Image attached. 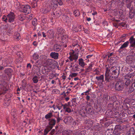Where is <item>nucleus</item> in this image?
I'll use <instances>...</instances> for the list:
<instances>
[{"mask_svg":"<svg viewBox=\"0 0 135 135\" xmlns=\"http://www.w3.org/2000/svg\"><path fill=\"white\" fill-rule=\"evenodd\" d=\"M54 61V60L52 59V63L51 64V66H50V68H53L54 67L53 66H54L53 62Z\"/></svg>","mask_w":135,"mask_h":135,"instance_id":"61","label":"nucleus"},{"mask_svg":"<svg viewBox=\"0 0 135 135\" xmlns=\"http://www.w3.org/2000/svg\"><path fill=\"white\" fill-rule=\"evenodd\" d=\"M134 73H128L125 75L123 77V79L124 80H131L130 79V78H132L134 76Z\"/></svg>","mask_w":135,"mask_h":135,"instance_id":"7","label":"nucleus"},{"mask_svg":"<svg viewBox=\"0 0 135 135\" xmlns=\"http://www.w3.org/2000/svg\"><path fill=\"white\" fill-rule=\"evenodd\" d=\"M134 15V12L132 11H130L129 13V16L130 18H132Z\"/></svg>","mask_w":135,"mask_h":135,"instance_id":"38","label":"nucleus"},{"mask_svg":"<svg viewBox=\"0 0 135 135\" xmlns=\"http://www.w3.org/2000/svg\"><path fill=\"white\" fill-rule=\"evenodd\" d=\"M78 58V54H75L70 56L69 57V59L71 61L75 59H77Z\"/></svg>","mask_w":135,"mask_h":135,"instance_id":"18","label":"nucleus"},{"mask_svg":"<svg viewBox=\"0 0 135 135\" xmlns=\"http://www.w3.org/2000/svg\"><path fill=\"white\" fill-rule=\"evenodd\" d=\"M135 34L133 36H131L129 40V42L131 44L130 47H134L135 46V38H134Z\"/></svg>","mask_w":135,"mask_h":135,"instance_id":"8","label":"nucleus"},{"mask_svg":"<svg viewBox=\"0 0 135 135\" xmlns=\"http://www.w3.org/2000/svg\"><path fill=\"white\" fill-rule=\"evenodd\" d=\"M79 65L82 67H84L85 65V64L84 61L83 60L82 58L79 59Z\"/></svg>","mask_w":135,"mask_h":135,"instance_id":"23","label":"nucleus"},{"mask_svg":"<svg viewBox=\"0 0 135 135\" xmlns=\"http://www.w3.org/2000/svg\"><path fill=\"white\" fill-rule=\"evenodd\" d=\"M53 64H54V66H53V67H54L53 68H55V67H56L57 65V62L55 60H54V62Z\"/></svg>","mask_w":135,"mask_h":135,"instance_id":"57","label":"nucleus"},{"mask_svg":"<svg viewBox=\"0 0 135 135\" xmlns=\"http://www.w3.org/2000/svg\"><path fill=\"white\" fill-rule=\"evenodd\" d=\"M106 72L105 74V79L107 82H109L112 80L113 79L114 77L113 76L110 75L109 74V72L107 71L106 69Z\"/></svg>","mask_w":135,"mask_h":135,"instance_id":"5","label":"nucleus"},{"mask_svg":"<svg viewBox=\"0 0 135 135\" xmlns=\"http://www.w3.org/2000/svg\"><path fill=\"white\" fill-rule=\"evenodd\" d=\"M65 109V111L68 113H69L71 112V109L68 107L65 109Z\"/></svg>","mask_w":135,"mask_h":135,"instance_id":"54","label":"nucleus"},{"mask_svg":"<svg viewBox=\"0 0 135 135\" xmlns=\"http://www.w3.org/2000/svg\"><path fill=\"white\" fill-rule=\"evenodd\" d=\"M113 116H115V117H118L119 116V114L118 112H115L113 113Z\"/></svg>","mask_w":135,"mask_h":135,"instance_id":"55","label":"nucleus"},{"mask_svg":"<svg viewBox=\"0 0 135 135\" xmlns=\"http://www.w3.org/2000/svg\"><path fill=\"white\" fill-rule=\"evenodd\" d=\"M30 8L31 7L29 6L28 5H26L22 7V11L24 13L28 14L30 12Z\"/></svg>","mask_w":135,"mask_h":135,"instance_id":"6","label":"nucleus"},{"mask_svg":"<svg viewBox=\"0 0 135 135\" xmlns=\"http://www.w3.org/2000/svg\"><path fill=\"white\" fill-rule=\"evenodd\" d=\"M114 128L118 129V130L121 131L122 130V127L120 124L116 125Z\"/></svg>","mask_w":135,"mask_h":135,"instance_id":"43","label":"nucleus"},{"mask_svg":"<svg viewBox=\"0 0 135 135\" xmlns=\"http://www.w3.org/2000/svg\"><path fill=\"white\" fill-rule=\"evenodd\" d=\"M38 77L37 76H35L33 78L32 80L34 83H37L38 81Z\"/></svg>","mask_w":135,"mask_h":135,"instance_id":"35","label":"nucleus"},{"mask_svg":"<svg viewBox=\"0 0 135 135\" xmlns=\"http://www.w3.org/2000/svg\"><path fill=\"white\" fill-rule=\"evenodd\" d=\"M17 55L18 56V58L17 59V62H21L22 61V58L23 57V53L21 52H18L17 53Z\"/></svg>","mask_w":135,"mask_h":135,"instance_id":"11","label":"nucleus"},{"mask_svg":"<svg viewBox=\"0 0 135 135\" xmlns=\"http://www.w3.org/2000/svg\"><path fill=\"white\" fill-rule=\"evenodd\" d=\"M94 71L95 72V74L96 75H98L100 74V71L97 69H95Z\"/></svg>","mask_w":135,"mask_h":135,"instance_id":"48","label":"nucleus"},{"mask_svg":"<svg viewBox=\"0 0 135 135\" xmlns=\"http://www.w3.org/2000/svg\"><path fill=\"white\" fill-rule=\"evenodd\" d=\"M103 99L104 100L106 101L108 100V96L107 94L104 95L103 96Z\"/></svg>","mask_w":135,"mask_h":135,"instance_id":"47","label":"nucleus"},{"mask_svg":"<svg viewBox=\"0 0 135 135\" xmlns=\"http://www.w3.org/2000/svg\"><path fill=\"white\" fill-rule=\"evenodd\" d=\"M8 21L9 22H13L15 18V16L14 13L13 12H10V13L8 15Z\"/></svg>","mask_w":135,"mask_h":135,"instance_id":"9","label":"nucleus"},{"mask_svg":"<svg viewBox=\"0 0 135 135\" xmlns=\"http://www.w3.org/2000/svg\"><path fill=\"white\" fill-rule=\"evenodd\" d=\"M113 133L112 131L110 129H108L105 132V135H112Z\"/></svg>","mask_w":135,"mask_h":135,"instance_id":"34","label":"nucleus"},{"mask_svg":"<svg viewBox=\"0 0 135 135\" xmlns=\"http://www.w3.org/2000/svg\"><path fill=\"white\" fill-rule=\"evenodd\" d=\"M125 83H124V84L125 85H125L126 86H128L131 83V80H124Z\"/></svg>","mask_w":135,"mask_h":135,"instance_id":"40","label":"nucleus"},{"mask_svg":"<svg viewBox=\"0 0 135 135\" xmlns=\"http://www.w3.org/2000/svg\"><path fill=\"white\" fill-rule=\"evenodd\" d=\"M92 108L90 107L85 108V110L86 112L88 113H91L92 112Z\"/></svg>","mask_w":135,"mask_h":135,"instance_id":"24","label":"nucleus"},{"mask_svg":"<svg viewBox=\"0 0 135 135\" xmlns=\"http://www.w3.org/2000/svg\"><path fill=\"white\" fill-rule=\"evenodd\" d=\"M58 4H59L60 6H61L63 4L62 0H57Z\"/></svg>","mask_w":135,"mask_h":135,"instance_id":"52","label":"nucleus"},{"mask_svg":"<svg viewBox=\"0 0 135 135\" xmlns=\"http://www.w3.org/2000/svg\"><path fill=\"white\" fill-rule=\"evenodd\" d=\"M71 132L70 130H65L63 131L62 133L63 135H69L70 134Z\"/></svg>","mask_w":135,"mask_h":135,"instance_id":"28","label":"nucleus"},{"mask_svg":"<svg viewBox=\"0 0 135 135\" xmlns=\"http://www.w3.org/2000/svg\"><path fill=\"white\" fill-rule=\"evenodd\" d=\"M48 120L49 126H47L46 127L44 130V135H46L52 129L53 126H55L56 123V120L54 119H49Z\"/></svg>","mask_w":135,"mask_h":135,"instance_id":"1","label":"nucleus"},{"mask_svg":"<svg viewBox=\"0 0 135 135\" xmlns=\"http://www.w3.org/2000/svg\"><path fill=\"white\" fill-rule=\"evenodd\" d=\"M53 116L51 112H49L45 116V118L46 119L51 118Z\"/></svg>","mask_w":135,"mask_h":135,"instance_id":"26","label":"nucleus"},{"mask_svg":"<svg viewBox=\"0 0 135 135\" xmlns=\"http://www.w3.org/2000/svg\"><path fill=\"white\" fill-rule=\"evenodd\" d=\"M55 132V129H52L51 132L50 133V134L51 135H53L54 133Z\"/></svg>","mask_w":135,"mask_h":135,"instance_id":"59","label":"nucleus"},{"mask_svg":"<svg viewBox=\"0 0 135 135\" xmlns=\"http://www.w3.org/2000/svg\"><path fill=\"white\" fill-rule=\"evenodd\" d=\"M50 55L52 58L56 60L58 58L59 54L57 52H52L50 53Z\"/></svg>","mask_w":135,"mask_h":135,"instance_id":"13","label":"nucleus"},{"mask_svg":"<svg viewBox=\"0 0 135 135\" xmlns=\"http://www.w3.org/2000/svg\"><path fill=\"white\" fill-rule=\"evenodd\" d=\"M42 22L43 23L45 24L47 21V20L46 18H44L42 20Z\"/></svg>","mask_w":135,"mask_h":135,"instance_id":"60","label":"nucleus"},{"mask_svg":"<svg viewBox=\"0 0 135 135\" xmlns=\"http://www.w3.org/2000/svg\"><path fill=\"white\" fill-rule=\"evenodd\" d=\"M90 98V97L89 95H87L86 97V99L88 101L89 100Z\"/></svg>","mask_w":135,"mask_h":135,"instance_id":"64","label":"nucleus"},{"mask_svg":"<svg viewBox=\"0 0 135 135\" xmlns=\"http://www.w3.org/2000/svg\"><path fill=\"white\" fill-rule=\"evenodd\" d=\"M135 90V81L132 83L131 86L130 87L128 90L129 93H131Z\"/></svg>","mask_w":135,"mask_h":135,"instance_id":"20","label":"nucleus"},{"mask_svg":"<svg viewBox=\"0 0 135 135\" xmlns=\"http://www.w3.org/2000/svg\"><path fill=\"white\" fill-rule=\"evenodd\" d=\"M125 87L124 83L122 81L119 80L116 82L115 84V89L117 91H122Z\"/></svg>","mask_w":135,"mask_h":135,"instance_id":"3","label":"nucleus"},{"mask_svg":"<svg viewBox=\"0 0 135 135\" xmlns=\"http://www.w3.org/2000/svg\"><path fill=\"white\" fill-rule=\"evenodd\" d=\"M74 14L75 16H78L80 15V12L78 10H76L74 11Z\"/></svg>","mask_w":135,"mask_h":135,"instance_id":"37","label":"nucleus"},{"mask_svg":"<svg viewBox=\"0 0 135 135\" xmlns=\"http://www.w3.org/2000/svg\"><path fill=\"white\" fill-rule=\"evenodd\" d=\"M130 52L131 55H129V56H131L133 57H135V51L133 50H131Z\"/></svg>","mask_w":135,"mask_h":135,"instance_id":"36","label":"nucleus"},{"mask_svg":"<svg viewBox=\"0 0 135 135\" xmlns=\"http://www.w3.org/2000/svg\"><path fill=\"white\" fill-rule=\"evenodd\" d=\"M50 5L52 7L56 8L58 5L57 0H50Z\"/></svg>","mask_w":135,"mask_h":135,"instance_id":"10","label":"nucleus"},{"mask_svg":"<svg viewBox=\"0 0 135 135\" xmlns=\"http://www.w3.org/2000/svg\"><path fill=\"white\" fill-rule=\"evenodd\" d=\"M57 119V123L59 122L60 120H62L61 118L59 116L56 117Z\"/></svg>","mask_w":135,"mask_h":135,"instance_id":"58","label":"nucleus"},{"mask_svg":"<svg viewBox=\"0 0 135 135\" xmlns=\"http://www.w3.org/2000/svg\"><path fill=\"white\" fill-rule=\"evenodd\" d=\"M135 61V57H133L131 56H127L126 58V62L128 64L132 65Z\"/></svg>","mask_w":135,"mask_h":135,"instance_id":"4","label":"nucleus"},{"mask_svg":"<svg viewBox=\"0 0 135 135\" xmlns=\"http://www.w3.org/2000/svg\"><path fill=\"white\" fill-rule=\"evenodd\" d=\"M12 72V70L10 68H7L4 70L5 73L9 76H11Z\"/></svg>","mask_w":135,"mask_h":135,"instance_id":"17","label":"nucleus"},{"mask_svg":"<svg viewBox=\"0 0 135 135\" xmlns=\"http://www.w3.org/2000/svg\"><path fill=\"white\" fill-rule=\"evenodd\" d=\"M98 81L102 80L103 81H104V76L103 75H102L99 76H96L95 78Z\"/></svg>","mask_w":135,"mask_h":135,"instance_id":"30","label":"nucleus"},{"mask_svg":"<svg viewBox=\"0 0 135 135\" xmlns=\"http://www.w3.org/2000/svg\"><path fill=\"white\" fill-rule=\"evenodd\" d=\"M73 30L75 32H78V31H81L82 30V29H83L84 28L83 26H78L76 27H73Z\"/></svg>","mask_w":135,"mask_h":135,"instance_id":"15","label":"nucleus"},{"mask_svg":"<svg viewBox=\"0 0 135 135\" xmlns=\"http://www.w3.org/2000/svg\"><path fill=\"white\" fill-rule=\"evenodd\" d=\"M78 75V73H71L69 75V76L71 78H73L76 76Z\"/></svg>","mask_w":135,"mask_h":135,"instance_id":"42","label":"nucleus"},{"mask_svg":"<svg viewBox=\"0 0 135 135\" xmlns=\"http://www.w3.org/2000/svg\"><path fill=\"white\" fill-rule=\"evenodd\" d=\"M32 23L33 26H36L37 24L36 19L34 18L32 21Z\"/></svg>","mask_w":135,"mask_h":135,"instance_id":"45","label":"nucleus"},{"mask_svg":"<svg viewBox=\"0 0 135 135\" xmlns=\"http://www.w3.org/2000/svg\"><path fill=\"white\" fill-rule=\"evenodd\" d=\"M119 4L120 6H122L123 4L124 3L123 1H121L119 2Z\"/></svg>","mask_w":135,"mask_h":135,"instance_id":"62","label":"nucleus"},{"mask_svg":"<svg viewBox=\"0 0 135 135\" xmlns=\"http://www.w3.org/2000/svg\"><path fill=\"white\" fill-rule=\"evenodd\" d=\"M128 2H127L126 3L127 7L130 9L131 6V2L130 1H128Z\"/></svg>","mask_w":135,"mask_h":135,"instance_id":"46","label":"nucleus"},{"mask_svg":"<svg viewBox=\"0 0 135 135\" xmlns=\"http://www.w3.org/2000/svg\"><path fill=\"white\" fill-rule=\"evenodd\" d=\"M13 31L12 28H9L8 30L7 33L8 36H11L12 34Z\"/></svg>","mask_w":135,"mask_h":135,"instance_id":"33","label":"nucleus"},{"mask_svg":"<svg viewBox=\"0 0 135 135\" xmlns=\"http://www.w3.org/2000/svg\"><path fill=\"white\" fill-rule=\"evenodd\" d=\"M91 122H92L88 120H85L84 122V123L85 124H89L90 123L91 124Z\"/></svg>","mask_w":135,"mask_h":135,"instance_id":"56","label":"nucleus"},{"mask_svg":"<svg viewBox=\"0 0 135 135\" xmlns=\"http://www.w3.org/2000/svg\"><path fill=\"white\" fill-rule=\"evenodd\" d=\"M127 114L125 113H122L121 115H120V118H124L127 116Z\"/></svg>","mask_w":135,"mask_h":135,"instance_id":"49","label":"nucleus"},{"mask_svg":"<svg viewBox=\"0 0 135 135\" xmlns=\"http://www.w3.org/2000/svg\"><path fill=\"white\" fill-rule=\"evenodd\" d=\"M86 134V131L85 130L82 131L79 133L80 135H85Z\"/></svg>","mask_w":135,"mask_h":135,"instance_id":"50","label":"nucleus"},{"mask_svg":"<svg viewBox=\"0 0 135 135\" xmlns=\"http://www.w3.org/2000/svg\"><path fill=\"white\" fill-rule=\"evenodd\" d=\"M54 15H55L57 17H59L60 15V14L58 12H56L54 13Z\"/></svg>","mask_w":135,"mask_h":135,"instance_id":"51","label":"nucleus"},{"mask_svg":"<svg viewBox=\"0 0 135 135\" xmlns=\"http://www.w3.org/2000/svg\"><path fill=\"white\" fill-rule=\"evenodd\" d=\"M132 67L133 68H135V65H130L128 67V69L129 68H131Z\"/></svg>","mask_w":135,"mask_h":135,"instance_id":"63","label":"nucleus"},{"mask_svg":"<svg viewBox=\"0 0 135 135\" xmlns=\"http://www.w3.org/2000/svg\"><path fill=\"white\" fill-rule=\"evenodd\" d=\"M127 135H135V130L133 127L130 128L127 133Z\"/></svg>","mask_w":135,"mask_h":135,"instance_id":"16","label":"nucleus"},{"mask_svg":"<svg viewBox=\"0 0 135 135\" xmlns=\"http://www.w3.org/2000/svg\"><path fill=\"white\" fill-rule=\"evenodd\" d=\"M46 57L44 55H43L40 56V59H41V60L43 61L44 60H45L46 59Z\"/></svg>","mask_w":135,"mask_h":135,"instance_id":"44","label":"nucleus"},{"mask_svg":"<svg viewBox=\"0 0 135 135\" xmlns=\"http://www.w3.org/2000/svg\"><path fill=\"white\" fill-rule=\"evenodd\" d=\"M61 105V107L63 106L64 109H65V108L68 107V105L67 104H65L64 105H63L62 103H60Z\"/></svg>","mask_w":135,"mask_h":135,"instance_id":"53","label":"nucleus"},{"mask_svg":"<svg viewBox=\"0 0 135 135\" xmlns=\"http://www.w3.org/2000/svg\"><path fill=\"white\" fill-rule=\"evenodd\" d=\"M72 120V118L71 117L69 116L65 117L64 121L65 123L69 124L71 123Z\"/></svg>","mask_w":135,"mask_h":135,"instance_id":"12","label":"nucleus"},{"mask_svg":"<svg viewBox=\"0 0 135 135\" xmlns=\"http://www.w3.org/2000/svg\"><path fill=\"white\" fill-rule=\"evenodd\" d=\"M53 49L54 51L58 52L60 50L61 47L60 45L56 44L54 45Z\"/></svg>","mask_w":135,"mask_h":135,"instance_id":"19","label":"nucleus"},{"mask_svg":"<svg viewBox=\"0 0 135 135\" xmlns=\"http://www.w3.org/2000/svg\"><path fill=\"white\" fill-rule=\"evenodd\" d=\"M20 35L19 33L18 32H16L15 34L14 38L17 40H19L20 38Z\"/></svg>","mask_w":135,"mask_h":135,"instance_id":"29","label":"nucleus"},{"mask_svg":"<svg viewBox=\"0 0 135 135\" xmlns=\"http://www.w3.org/2000/svg\"><path fill=\"white\" fill-rule=\"evenodd\" d=\"M57 31L59 34H62L64 33L65 30L62 28H59L57 29Z\"/></svg>","mask_w":135,"mask_h":135,"instance_id":"32","label":"nucleus"},{"mask_svg":"<svg viewBox=\"0 0 135 135\" xmlns=\"http://www.w3.org/2000/svg\"><path fill=\"white\" fill-rule=\"evenodd\" d=\"M39 57V56L36 53L34 54L33 55V59L35 60H36L38 59Z\"/></svg>","mask_w":135,"mask_h":135,"instance_id":"41","label":"nucleus"},{"mask_svg":"<svg viewBox=\"0 0 135 135\" xmlns=\"http://www.w3.org/2000/svg\"><path fill=\"white\" fill-rule=\"evenodd\" d=\"M107 71L109 72L112 75H114L115 77L117 78L120 74V67L118 66H113L109 69L108 68L106 69Z\"/></svg>","mask_w":135,"mask_h":135,"instance_id":"2","label":"nucleus"},{"mask_svg":"<svg viewBox=\"0 0 135 135\" xmlns=\"http://www.w3.org/2000/svg\"><path fill=\"white\" fill-rule=\"evenodd\" d=\"M19 19L21 21H23L25 19V17L23 15H20L18 16Z\"/></svg>","mask_w":135,"mask_h":135,"instance_id":"39","label":"nucleus"},{"mask_svg":"<svg viewBox=\"0 0 135 135\" xmlns=\"http://www.w3.org/2000/svg\"><path fill=\"white\" fill-rule=\"evenodd\" d=\"M52 59H48L47 60L46 62V67H49L50 68V66H51V64L52 63Z\"/></svg>","mask_w":135,"mask_h":135,"instance_id":"21","label":"nucleus"},{"mask_svg":"<svg viewBox=\"0 0 135 135\" xmlns=\"http://www.w3.org/2000/svg\"><path fill=\"white\" fill-rule=\"evenodd\" d=\"M92 64H90L89 65V66L88 67L85 69V72L86 73L92 70Z\"/></svg>","mask_w":135,"mask_h":135,"instance_id":"27","label":"nucleus"},{"mask_svg":"<svg viewBox=\"0 0 135 135\" xmlns=\"http://www.w3.org/2000/svg\"><path fill=\"white\" fill-rule=\"evenodd\" d=\"M54 33L52 30H49L47 32V35L50 38H52L54 36Z\"/></svg>","mask_w":135,"mask_h":135,"instance_id":"14","label":"nucleus"},{"mask_svg":"<svg viewBox=\"0 0 135 135\" xmlns=\"http://www.w3.org/2000/svg\"><path fill=\"white\" fill-rule=\"evenodd\" d=\"M50 11V8L48 7H47L43 9L42 10V12L44 14H46L48 13Z\"/></svg>","mask_w":135,"mask_h":135,"instance_id":"25","label":"nucleus"},{"mask_svg":"<svg viewBox=\"0 0 135 135\" xmlns=\"http://www.w3.org/2000/svg\"><path fill=\"white\" fill-rule=\"evenodd\" d=\"M121 131L118 129L114 128V131H113V133L114 134L120 135L121 134Z\"/></svg>","mask_w":135,"mask_h":135,"instance_id":"22","label":"nucleus"},{"mask_svg":"<svg viewBox=\"0 0 135 135\" xmlns=\"http://www.w3.org/2000/svg\"><path fill=\"white\" fill-rule=\"evenodd\" d=\"M129 44V42L127 41L124 43L120 47V49H121L123 48H125Z\"/></svg>","mask_w":135,"mask_h":135,"instance_id":"31","label":"nucleus"}]
</instances>
